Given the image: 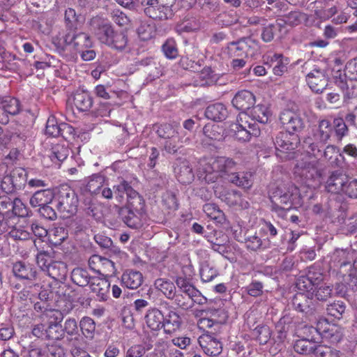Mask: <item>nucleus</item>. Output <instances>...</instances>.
Segmentation results:
<instances>
[{
  "mask_svg": "<svg viewBox=\"0 0 357 357\" xmlns=\"http://www.w3.org/2000/svg\"><path fill=\"white\" fill-rule=\"evenodd\" d=\"M333 134L331 122L328 119H321L318 121L312 130L311 135L304 139L303 148L310 155L319 157L324 145L330 139Z\"/></svg>",
  "mask_w": 357,
  "mask_h": 357,
  "instance_id": "nucleus-1",
  "label": "nucleus"
},
{
  "mask_svg": "<svg viewBox=\"0 0 357 357\" xmlns=\"http://www.w3.org/2000/svg\"><path fill=\"white\" fill-rule=\"evenodd\" d=\"M269 197L273 210H288L299 198V190L291 183H281L271 188Z\"/></svg>",
  "mask_w": 357,
  "mask_h": 357,
  "instance_id": "nucleus-2",
  "label": "nucleus"
},
{
  "mask_svg": "<svg viewBox=\"0 0 357 357\" xmlns=\"http://www.w3.org/2000/svg\"><path fill=\"white\" fill-rule=\"evenodd\" d=\"M54 206L63 218L77 213L78 197L75 192L68 185H61L54 194Z\"/></svg>",
  "mask_w": 357,
  "mask_h": 357,
  "instance_id": "nucleus-3",
  "label": "nucleus"
},
{
  "mask_svg": "<svg viewBox=\"0 0 357 357\" xmlns=\"http://www.w3.org/2000/svg\"><path fill=\"white\" fill-rule=\"evenodd\" d=\"M298 136L288 132H279L273 139L276 149V155L284 160L294 158L295 152L293 151L297 147Z\"/></svg>",
  "mask_w": 357,
  "mask_h": 357,
  "instance_id": "nucleus-4",
  "label": "nucleus"
},
{
  "mask_svg": "<svg viewBox=\"0 0 357 357\" xmlns=\"http://www.w3.org/2000/svg\"><path fill=\"white\" fill-rule=\"evenodd\" d=\"M27 182V172L22 167H15L1 181V189L6 194H15L23 190Z\"/></svg>",
  "mask_w": 357,
  "mask_h": 357,
  "instance_id": "nucleus-5",
  "label": "nucleus"
},
{
  "mask_svg": "<svg viewBox=\"0 0 357 357\" xmlns=\"http://www.w3.org/2000/svg\"><path fill=\"white\" fill-rule=\"evenodd\" d=\"M246 114H239L237 123L231 126V130L234 132L236 139L241 142H248L252 136L258 137L260 135V129L255 123H248Z\"/></svg>",
  "mask_w": 357,
  "mask_h": 357,
  "instance_id": "nucleus-6",
  "label": "nucleus"
},
{
  "mask_svg": "<svg viewBox=\"0 0 357 357\" xmlns=\"http://www.w3.org/2000/svg\"><path fill=\"white\" fill-rule=\"evenodd\" d=\"M331 263L343 272H348L352 267L357 268V259H354V251L351 248L335 249L331 255Z\"/></svg>",
  "mask_w": 357,
  "mask_h": 357,
  "instance_id": "nucleus-7",
  "label": "nucleus"
},
{
  "mask_svg": "<svg viewBox=\"0 0 357 357\" xmlns=\"http://www.w3.org/2000/svg\"><path fill=\"white\" fill-rule=\"evenodd\" d=\"M29 208L22 202L20 198H15L13 200L11 210L0 212V220H3L1 226L3 227H13L15 224H19L20 218L28 216Z\"/></svg>",
  "mask_w": 357,
  "mask_h": 357,
  "instance_id": "nucleus-8",
  "label": "nucleus"
},
{
  "mask_svg": "<svg viewBox=\"0 0 357 357\" xmlns=\"http://www.w3.org/2000/svg\"><path fill=\"white\" fill-rule=\"evenodd\" d=\"M90 29L100 43L107 45L116 31L112 23L100 17H94L89 22Z\"/></svg>",
  "mask_w": 357,
  "mask_h": 357,
  "instance_id": "nucleus-9",
  "label": "nucleus"
},
{
  "mask_svg": "<svg viewBox=\"0 0 357 357\" xmlns=\"http://www.w3.org/2000/svg\"><path fill=\"white\" fill-rule=\"evenodd\" d=\"M296 173L307 185H318L321 182V171L314 162H302L296 165Z\"/></svg>",
  "mask_w": 357,
  "mask_h": 357,
  "instance_id": "nucleus-10",
  "label": "nucleus"
},
{
  "mask_svg": "<svg viewBox=\"0 0 357 357\" xmlns=\"http://www.w3.org/2000/svg\"><path fill=\"white\" fill-rule=\"evenodd\" d=\"M12 273L20 281L33 283L38 279V272L34 264L18 261L13 264Z\"/></svg>",
  "mask_w": 357,
  "mask_h": 357,
  "instance_id": "nucleus-11",
  "label": "nucleus"
},
{
  "mask_svg": "<svg viewBox=\"0 0 357 357\" xmlns=\"http://www.w3.org/2000/svg\"><path fill=\"white\" fill-rule=\"evenodd\" d=\"M144 13L153 20H166L174 16L172 7L165 3H153L152 0H144Z\"/></svg>",
  "mask_w": 357,
  "mask_h": 357,
  "instance_id": "nucleus-12",
  "label": "nucleus"
},
{
  "mask_svg": "<svg viewBox=\"0 0 357 357\" xmlns=\"http://www.w3.org/2000/svg\"><path fill=\"white\" fill-rule=\"evenodd\" d=\"M279 120L283 128L291 134L301 132L304 128L303 119L292 110L286 109L280 114Z\"/></svg>",
  "mask_w": 357,
  "mask_h": 357,
  "instance_id": "nucleus-13",
  "label": "nucleus"
},
{
  "mask_svg": "<svg viewBox=\"0 0 357 357\" xmlns=\"http://www.w3.org/2000/svg\"><path fill=\"white\" fill-rule=\"evenodd\" d=\"M306 82L310 89L317 93H322L328 83V77L326 70L320 68H314L306 75Z\"/></svg>",
  "mask_w": 357,
  "mask_h": 357,
  "instance_id": "nucleus-14",
  "label": "nucleus"
},
{
  "mask_svg": "<svg viewBox=\"0 0 357 357\" xmlns=\"http://www.w3.org/2000/svg\"><path fill=\"white\" fill-rule=\"evenodd\" d=\"M293 307L303 314L307 317H312L317 312V303L312 298L303 293L296 294L291 301Z\"/></svg>",
  "mask_w": 357,
  "mask_h": 357,
  "instance_id": "nucleus-15",
  "label": "nucleus"
},
{
  "mask_svg": "<svg viewBox=\"0 0 357 357\" xmlns=\"http://www.w3.org/2000/svg\"><path fill=\"white\" fill-rule=\"evenodd\" d=\"M237 163L232 159L226 157H218L211 163L213 172L220 174V176L228 181L230 174H233L237 170Z\"/></svg>",
  "mask_w": 357,
  "mask_h": 357,
  "instance_id": "nucleus-16",
  "label": "nucleus"
},
{
  "mask_svg": "<svg viewBox=\"0 0 357 357\" xmlns=\"http://www.w3.org/2000/svg\"><path fill=\"white\" fill-rule=\"evenodd\" d=\"M115 209L119 218L128 227L132 229H137L142 226V217L144 213L118 206H115Z\"/></svg>",
  "mask_w": 357,
  "mask_h": 357,
  "instance_id": "nucleus-17",
  "label": "nucleus"
},
{
  "mask_svg": "<svg viewBox=\"0 0 357 357\" xmlns=\"http://www.w3.org/2000/svg\"><path fill=\"white\" fill-rule=\"evenodd\" d=\"M232 105L241 114H246L255 104V96L250 91L241 90L238 91L231 100Z\"/></svg>",
  "mask_w": 357,
  "mask_h": 357,
  "instance_id": "nucleus-18",
  "label": "nucleus"
},
{
  "mask_svg": "<svg viewBox=\"0 0 357 357\" xmlns=\"http://www.w3.org/2000/svg\"><path fill=\"white\" fill-rule=\"evenodd\" d=\"M64 41L66 45L73 44L74 48L78 52L83 49H89L93 45L91 37L84 32L76 33L74 31H70L66 34Z\"/></svg>",
  "mask_w": 357,
  "mask_h": 357,
  "instance_id": "nucleus-19",
  "label": "nucleus"
},
{
  "mask_svg": "<svg viewBox=\"0 0 357 357\" xmlns=\"http://www.w3.org/2000/svg\"><path fill=\"white\" fill-rule=\"evenodd\" d=\"M174 173L177 180L183 184L191 183L194 179V173L189 162L177 159L173 164Z\"/></svg>",
  "mask_w": 357,
  "mask_h": 357,
  "instance_id": "nucleus-20",
  "label": "nucleus"
},
{
  "mask_svg": "<svg viewBox=\"0 0 357 357\" xmlns=\"http://www.w3.org/2000/svg\"><path fill=\"white\" fill-rule=\"evenodd\" d=\"M348 176L340 171H335L328 177L326 183V190L328 192L339 194L344 191Z\"/></svg>",
  "mask_w": 357,
  "mask_h": 357,
  "instance_id": "nucleus-21",
  "label": "nucleus"
},
{
  "mask_svg": "<svg viewBox=\"0 0 357 357\" xmlns=\"http://www.w3.org/2000/svg\"><path fill=\"white\" fill-rule=\"evenodd\" d=\"M54 194L55 192L50 188L38 190L31 197L29 204L33 208H40L45 204L54 205Z\"/></svg>",
  "mask_w": 357,
  "mask_h": 357,
  "instance_id": "nucleus-22",
  "label": "nucleus"
},
{
  "mask_svg": "<svg viewBox=\"0 0 357 357\" xmlns=\"http://www.w3.org/2000/svg\"><path fill=\"white\" fill-rule=\"evenodd\" d=\"M227 107L222 102H215L208 105L205 109L204 115L210 120L222 122L228 116Z\"/></svg>",
  "mask_w": 357,
  "mask_h": 357,
  "instance_id": "nucleus-23",
  "label": "nucleus"
},
{
  "mask_svg": "<svg viewBox=\"0 0 357 357\" xmlns=\"http://www.w3.org/2000/svg\"><path fill=\"white\" fill-rule=\"evenodd\" d=\"M143 282L142 274L137 271L127 270L121 276V283L128 289H136Z\"/></svg>",
  "mask_w": 357,
  "mask_h": 357,
  "instance_id": "nucleus-24",
  "label": "nucleus"
},
{
  "mask_svg": "<svg viewBox=\"0 0 357 357\" xmlns=\"http://www.w3.org/2000/svg\"><path fill=\"white\" fill-rule=\"evenodd\" d=\"M145 319L148 327L153 331H158L161 328H164V315L157 308L149 310L145 316Z\"/></svg>",
  "mask_w": 357,
  "mask_h": 357,
  "instance_id": "nucleus-25",
  "label": "nucleus"
},
{
  "mask_svg": "<svg viewBox=\"0 0 357 357\" xmlns=\"http://www.w3.org/2000/svg\"><path fill=\"white\" fill-rule=\"evenodd\" d=\"M228 181L236 186L249 189L253 184V174L251 172H235L230 174Z\"/></svg>",
  "mask_w": 357,
  "mask_h": 357,
  "instance_id": "nucleus-26",
  "label": "nucleus"
},
{
  "mask_svg": "<svg viewBox=\"0 0 357 357\" xmlns=\"http://www.w3.org/2000/svg\"><path fill=\"white\" fill-rule=\"evenodd\" d=\"M74 105L78 110L86 112L93 105V99L89 93L84 90H78L74 95Z\"/></svg>",
  "mask_w": 357,
  "mask_h": 357,
  "instance_id": "nucleus-27",
  "label": "nucleus"
},
{
  "mask_svg": "<svg viewBox=\"0 0 357 357\" xmlns=\"http://www.w3.org/2000/svg\"><path fill=\"white\" fill-rule=\"evenodd\" d=\"M128 43V37L127 33L126 31L116 30L106 45L111 49L123 52L126 50Z\"/></svg>",
  "mask_w": 357,
  "mask_h": 357,
  "instance_id": "nucleus-28",
  "label": "nucleus"
},
{
  "mask_svg": "<svg viewBox=\"0 0 357 357\" xmlns=\"http://www.w3.org/2000/svg\"><path fill=\"white\" fill-rule=\"evenodd\" d=\"M89 285L91 291L102 300H105L109 292L110 284L105 280L98 277H93Z\"/></svg>",
  "mask_w": 357,
  "mask_h": 357,
  "instance_id": "nucleus-29",
  "label": "nucleus"
},
{
  "mask_svg": "<svg viewBox=\"0 0 357 357\" xmlns=\"http://www.w3.org/2000/svg\"><path fill=\"white\" fill-rule=\"evenodd\" d=\"M1 222L3 223V220H0V235L8 233L10 238L16 241H25L29 238L30 234L19 226V224L10 227H3Z\"/></svg>",
  "mask_w": 357,
  "mask_h": 357,
  "instance_id": "nucleus-30",
  "label": "nucleus"
},
{
  "mask_svg": "<svg viewBox=\"0 0 357 357\" xmlns=\"http://www.w3.org/2000/svg\"><path fill=\"white\" fill-rule=\"evenodd\" d=\"M52 278L56 280H63L67 274V267L63 262L54 261L44 271Z\"/></svg>",
  "mask_w": 357,
  "mask_h": 357,
  "instance_id": "nucleus-31",
  "label": "nucleus"
},
{
  "mask_svg": "<svg viewBox=\"0 0 357 357\" xmlns=\"http://www.w3.org/2000/svg\"><path fill=\"white\" fill-rule=\"evenodd\" d=\"M282 22L278 21V19L273 23L263 26L261 38L265 43L271 42L275 36L282 31Z\"/></svg>",
  "mask_w": 357,
  "mask_h": 357,
  "instance_id": "nucleus-32",
  "label": "nucleus"
},
{
  "mask_svg": "<svg viewBox=\"0 0 357 357\" xmlns=\"http://www.w3.org/2000/svg\"><path fill=\"white\" fill-rule=\"evenodd\" d=\"M154 130L160 138L165 139L178 138V125L163 123L155 125Z\"/></svg>",
  "mask_w": 357,
  "mask_h": 357,
  "instance_id": "nucleus-33",
  "label": "nucleus"
},
{
  "mask_svg": "<svg viewBox=\"0 0 357 357\" xmlns=\"http://www.w3.org/2000/svg\"><path fill=\"white\" fill-rule=\"evenodd\" d=\"M182 324L181 317L174 310H170L165 318L164 331L171 334L180 328Z\"/></svg>",
  "mask_w": 357,
  "mask_h": 357,
  "instance_id": "nucleus-34",
  "label": "nucleus"
},
{
  "mask_svg": "<svg viewBox=\"0 0 357 357\" xmlns=\"http://www.w3.org/2000/svg\"><path fill=\"white\" fill-rule=\"evenodd\" d=\"M69 155V149L64 145L56 144L52 146L48 155L50 160L57 166L67 158Z\"/></svg>",
  "mask_w": 357,
  "mask_h": 357,
  "instance_id": "nucleus-35",
  "label": "nucleus"
},
{
  "mask_svg": "<svg viewBox=\"0 0 357 357\" xmlns=\"http://www.w3.org/2000/svg\"><path fill=\"white\" fill-rule=\"evenodd\" d=\"M144 206L143 197L134 189L130 190V193L127 196L126 204L123 207L144 213Z\"/></svg>",
  "mask_w": 357,
  "mask_h": 357,
  "instance_id": "nucleus-36",
  "label": "nucleus"
},
{
  "mask_svg": "<svg viewBox=\"0 0 357 357\" xmlns=\"http://www.w3.org/2000/svg\"><path fill=\"white\" fill-rule=\"evenodd\" d=\"M93 278L86 269L82 268H75L71 273L72 281L79 287L90 285Z\"/></svg>",
  "mask_w": 357,
  "mask_h": 357,
  "instance_id": "nucleus-37",
  "label": "nucleus"
},
{
  "mask_svg": "<svg viewBox=\"0 0 357 357\" xmlns=\"http://www.w3.org/2000/svg\"><path fill=\"white\" fill-rule=\"evenodd\" d=\"M218 197L229 206H236L239 204L241 199V193L235 190L215 191Z\"/></svg>",
  "mask_w": 357,
  "mask_h": 357,
  "instance_id": "nucleus-38",
  "label": "nucleus"
},
{
  "mask_svg": "<svg viewBox=\"0 0 357 357\" xmlns=\"http://www.w3.org/2000/svg\"><path fill=\"white\" fill-rule=\"evenodd\" d=\"M216 237L210 240L211 248L220 254L227 252V245L229 243V238L227 235L222 231L215 232Z\"/></svg>",
  "mask_w": 357,
  "mask_h": 357,
  "instance_id": "nucleus-39",
  "label": "nucleus"
},
{
  "mask_svg": "<svg viewBox=\"0 0 357 357\" xmlns=\"http://www.w3.org/2000/svg\"><path fill=\"white\" fill-rule=\"evenodd\" d=\"M156 289L160 290L167 298L170 299L176 293V287L174 284L165 278H158L154 282Z\"/></svg>",
  "mask_w": 357,
  "mask_h": 357,
  "instance_id": "nucleus-40",
  "label": "nucleus"
},
{
  "mask_svg": "<svg viewBox=\"0 0 357 357\" xmlns=\"http://www.w3.org/2000/svg\"><path fill=\"white\" fill-rule=\"evenodd\" d=\"M48 236L50 242L58 246L68 238V230L63 227H54L49 231Z\"/></svg>",
  "mask_w": 357,
  "mask_h": 357,
  "instance_id": "nucleus-41",
  "label": "nucleus"
},
{
  "mask_svg": "<svg viewBox=\"0 0 357 357\" xmlns=\"http://www.w3.org/2000/svg\"><path fill=\"white\" fill-rule=\"evenodd\" d=\"M247 117L250 116L252 120H255L261 123H266L268 121L267 107L262 105L253 106L247 114Z\"/></svg>",
  "mask_w": 357,
  "mask_h": 357,
  "instance_id": "nucleus-42",
  "label": "nucleus"
},
{
  "mask_svg": "<svg viewBox=\"0 0 357 357\" xmlns=\"http://www.w3.org/2000/svg\"><path fill=\"white\" fill-rule=\"evenodd\" d=\"M271 62L272 70L275 75L282 76L287 71L289 61L287 58H284L282 54H274L271 59Z\"/></svg>",
  "mask_w": 357,
  "mask_h": 357,
  "instance_id": "nucleus-43",
  "label": "nucleus"
},
{
  "mask_svg": "<svg viewBox=\"0 0 357 357\" xmlns=\"http://www.w3.org/2000/svg\"><path fill=\"white\" fill-rule=\"evenodd\" d=\"M203 211L208 217L215 220L218 223H223L225 220L224 213L218 206L212 203H207L203 206Z\"/></svg>",
  "mask_w": 357,
  "mask_h": 357,
  "instance_id": "nucleus-44",
  "label": "nucleus"
},
{
  "mask_svg": "<svg viewBox=\"0 0 357 357\" xmlns=\"http://www.w3.org/2000/svg\"><path fill=\"white\" fill-rule=\"evenodd\" d=\"M70 307L64 308L63 311L50 308L47 312L44 314L46 318L48 319V325L50 324H61L63 319L64 314H68L73 309V305H70Z\"/></svg>",
  "mask_w": 357,
  "mask_h": 357,
  "instance_id": "nucleus-45",
  "label": "nucleus"
},
{
  "mask_svg": "<svg viewBox=\"0 0 357 357\" xmlns=\"http://www.w3.org/2000/svg\"><path fill=\"white\" fill-rule=\"evenodd\" d=\"M305 16L304 13L294 10L289 12L284 15L282 19H278V20L282 22V29H284L286 24L291 26H298L302 22Z\"/></svg>",
  "mask_w": 357,
  "mask_h": 357,
  "instance_id": "nucleus-46",
  "label": "nucleus"
},
{
  "mask_svg": "<svg viewBox=\"0 0 357 357\" xmlns=\"http://www.w3.org/2000/svg\"><path fill=\"white\" fill-rule=\"evenodd\" d=\"M84 211L88 216L96 221H100L103 218L102 206L98 203L85 200Z\"/></svg>",
  "mask_w": 357,
  "mask_h": 357,
  "instance_id": "nucleus-47",
  "label": "nucleus"
},
{
  "mask_svg": "<svg viewBox=\"0 0 357 357\" xmlns=\"http://www.w3.org/2000/svg\"><path fill=\"white\" fill-rule=\"evenodd\" d=\"M4 109L11 116H15L21 111V104L18 99L8 97L0 101Z\"/></svg>",
  "mask_w": 357,
  "mask_h": 357,
  "instance_id": "nucleus-48",
  "label": "nucleus"
},
{
  "mask_svg": "<svg viewBox=\"0 0 357 357\" xmlns=\"http://www.w3.org/2000/svg\"><path fill=\"white\" fill-rule=\"evenodd\" d=\"M314 343V342L310 341L308 339H300L295 342L294 349L299 354L309 355L313 352Z\"/></svg>",
  "mask_w": 357,
  "mask_h": 357,
  "instance_id": "nucleus-49",
  "label": "nucleus"
},
{
  "mask_svg": "<svg viewBox=\"0 0 357 357\" xmlns=\"http://www.w3.org/2000/svg\"><path fill=\"white\" fill-rule=\"evenodd\" d=\"M200 28L199 22L196 20L195 18L189 20H185L181 23H178L176 26V31L178 34H182L183 33H190L194 32L199 30Z\"/></svg>",
  "mask_w": 357,
  "mask_h": 357,
  "instance_id": "nucleus-50",
  "label": "nucleus"
},
{
  "mask_svg": "<svg viewBox=\"0 0 357 357\" xmlns=\"http://www.w3.org/2000/svg\"><path fill=\"white\" fill-rule=\"evenodd\" d=\"M331 123L333 132H335V136L337 140H341L344 137L348 135L349 129L346 122L342 118H335Z\"/></svg>",
  "mask_w": 357,
  "mask_h": 357,
  "instance_id": "nucleus-51",
  "label": "nucleus"
},
{
  "mask_svg": "<svg viewBox=\"0 0 357 357\" xmlns=\"http://www.w3.org/2000/svg\"><path fill=\"white\" fill-rule=\"evenodd\" d=\"M161 49L165 56L169 59H176L178 55L176 43L172 38L166 40Z\"/></svg>",
  "mask_w": 357,
  "mask_h": 357,
  "instance_id": "nucleus-52",
  "label": "nucleus"
},
{
  "mask_svg": "<svg viewBox=\"0 0 357 357\" xmlns=\"http://www.w3.org/2000/svg\"><path fill=\"white\" fill-rule=\"evenodd\" d=\"M54 252L52 249L50 250H42L37 254L36 261L43 271L54 261Z\"/></svg>",
  "mask_w": 357,
  "mask_h": 357,
  "instance_id": "nucleus-53",
  "label": "nucleus"
},
{
  "mask_svg": "<svg viewBox=\"0 0 357 357\" xmlns=\"http://www.w3.org/2000/svg\"><path fill=\"white\" fill-rule=\"evenodd\" d=\"M346 307L347 306L344 301H337L328 305L326 312L328 315L340 319L344 313Z\"/></svg>",
  "mask_w": 357,
  "mask_h": 357,
  "instance_id": "nucleus-54",
  "label": "nucleus"
},
{
  "mask_svg": "<svg viewBox=\"0 0 357 357\" xmlns=\"http://www.w3.org/2000/svg\"><path fill=\"white\" fill-rule=\"evenodd\" d=\"M61 324H50L47 326L46 340H59L64 337Z\"/></svg>",
  "mask_w": 357,
  "mask_h": 357,
  "instance_id": "nucleus-55",
  "label": "nucleus"
},
{
  "mask_svg": "<svg viewBox=\"0 0 357 357\" xmlns=\"http://www.w3.org/2000/svg\"><path fill=\"white\" fill-rule=\"evenodd\" d=\"M112 20L119 26H126L130 22L129 17L120 9H113L109 13Z\"/></svg>",
  "mask_w": 357,
  "mask_h": 357,
  "instance_id": "nucleus-56",
  "label": "nucleus"
},
{
  "mask_svg": "<svg viewBox=\"0 0 357 357\" xmlns=\"http://www.w3.org/2000/svg\"><path fill=\"white\" fill-rule=\"evenodd\" d=\"M170 299L174 300V304L183 310H187L193 307L192 298L183 294L176 292Z\"/></svg>",
  "mask_w": 357,
  "mask_h": 357,
  "instance_id": "nucleus-57",
  "label": "nucleus"
},
{
  "mask_svg": "<svg viewBox=\"0 0 357 357\" xmlns=\"http://www.w3.org/2000/svg\"><path fill=\"white\" fill-rule=\"evenodd\" d=\"M254 335L260 344H265L270 340L271 332L268 326H257L254 330Z\"/></svg>",
  "mask_w": 357,
  "mask_h": 357,
  "instance_id": "nucleus-58",
  "label": "nucleus"
},
{
  "mask_svg": "<svg viewBox=\"0 0 357 357\" xmlns=\"http://www.w3.org/2000/svg\"><path fill=\"white\" fill-rule=\"evenodd\" d=\"M204 353L211 356H215L222 352V347L220 342L215 338H211L206 346H202Z\"/></svg>",
  "mask_w": 357,
  "mask_h": 357,
  "instance_id": "nucleus-59",
  "label": "nucleus"
},
{
  "mask_svg": "<svg viewBox=\"0 0 357 357\" xmlns=\"http://www.w3.org/2000/svg\"><path fill=\"white\" fill-rule=\"evenodd\" d=\"M306 275L311 282L312 284L314 286V288L321 285L322 284V281L324 280L323 273L321 272L319 268H317L314 266H311L308 268L306 273Z\"/></svg>",
  "mask_w": 357,
  "mask_h": 357,
  "instance_id": "nucleus-60",
  "label": "nucleus"
},
{
  "mask_svg": "<svg viewBox=\"0 0 357 357\" xmlns=\"http://www.w3.org/2000/svg\"><path fill=\"white\" fill-rule=\"evenodd\" d=\"M314 294L315 298L320 301H326L332 296L333 289L331 287L326 284H321L317 287L314 288Z\"/></svg>",
  "mask_w": 357,
  "mask_h": 357,
  "instance_id": "nucleus-61",
  "label": "nucleus"
},
{
  "mask_svg": "<svg viewBox=\"0 0 357 357\" xmlns=\"http://www.w3.org/2000/svg\"><path fill=\"white\" fill-rule=\"evenodd\" d=\"M79 326L82 333L86 337H92L96 329V324L91 318L89 317H83L79 322Z\"/></svg>",
  "mask_w": 357,
  "mask_h": 357,
  "instance_id": "nucleus-62",
  "label": "nucleus"
},
{
  "mask_svg": "<svg viewBox=\"0 0 357 357\" xmlns=\"http://www.w3.org/2000/svg\"><path fill=\"white\" fill-rule=\"evenodd\" d=\"M343 336V333L340 327L337 325L333 324L329 331L325 333L322 337L323 339H326L332 343L339 342Z\"/></svg>",
  "mask_w": 357,
  "mask_h": 357,
  "instance_id": "nucleus-63",
  "label": "nucleus"
},
{
  "mask_svg": "<svg viewBox=\"0 0 357 357\" xmlns=\"http://www.w3.org/2000/svg\"><path fill=\"white\" fill-rule=\"evenodd\" d=\"M104 181L105 177L102 175L94 174L88 182L87 188L93 193H99Z\"/></svg>",
  "mask_w": 357,
  "mask_h": 357,
  "instance_id": "nucleus-64",
  "label": "nucleus"
}]
</instances>
